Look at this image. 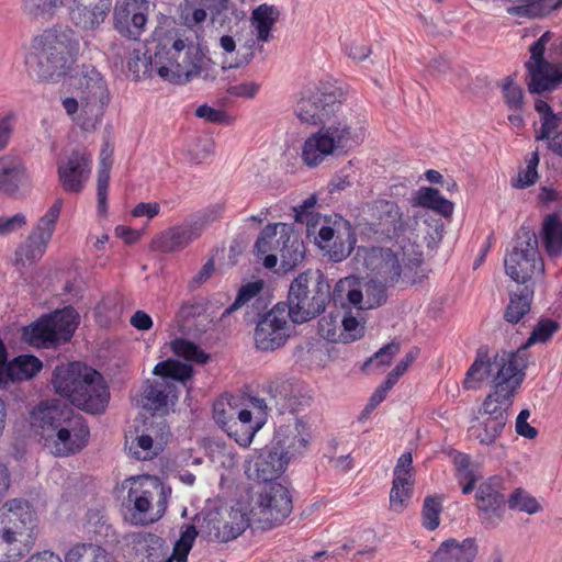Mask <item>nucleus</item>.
<instances>
[{
	"label": "nucleus",
	"instance_id": "44",
	"mask_svg": "<svg viewBox=\"0 0 562 562\" xmlns=\"http://www.w3.org/2000/svg\"><path fill=\"white\" fill-rule=\"evenodd\" d=\"M61 200H56L37 226V255H42L52 239L56 221L60 214Z\"/></svg>",
	"mask_w": 562,
	"mask_h": 562
},
{
	"label": "nucleus",
	"instance_id": "27",
	"mask_svg": "<svg viewBox=\"0 0 562 562\" xmlns=\"http://www.w3.org/2000/svg\"><path fill=\"white\" fill-rule=\"evenodd\" d=\"M367 294L368 300L363 304L360 281L356 277H346L335 284L333 293L330 292V300L333 299L335 303H340L341 306H345V300H347L350 305L358 310H366L381 305L386 297L381 289L379 290V296L373 295V299L370 297V292H367Z\"/></svg>",
	"mask_w": 562,
	"mask_h": 562
},
{
	"label": "nucleus",
	"instance_id": "9",
	"mask_svg": "<svg viewBox=\"0 0 562 562\" xmlns=\"http://www.w3.org/2000/svg\"><path fill=\"white\" fill-rule=\"evenodd\" d=\"M506 274L522 285L531 284L535 274H542L544 265L538 249L536 233L522 226L516 234L515 245L504 259Z\"/></svg>",
	"mask_w": 562,
	"mask_h": 562
},
{
	"label": "nucleus",
	"instance_id": "61",
	"mask_svg": "<svg viewBox=\"0 0 562 562\" xmlns=\"http://www.w3.org/2000/svg\"><path fill=\"white\" fill-rule=\"evenodd\" d=\"M503 91L508 108L512 111H520L524 104V91L519 86L515 85L512 77L505 79Z\"/></svg>",
	"mask_w": 562,
	"mask_h": 562
},
{
	"label": "nucleus",
	"instance_id": "57",
	"mask_svg": "<svg viewBox=\"0 0 562 562\" xmlns=\"http://www.w3.org/2000/svg\"><path fill=\"white\" fill-rule=\"evenodd\" d=\"M441 499L436 496H428L423 506V524L428 530H435L439 526V515L441 513Z\"/></svg>",
	"mask_w": 562,
	"mask_h": 562
},
{
	"label": "nucleus",
	"instance_id": "5",
	"mask_svg": "<svg viewBox=\"0 0 562 562\" xmlns=\"http://www.w3.org/2000/svg\"><path fill=\"white\" fill-rule=\"evenodd\" d=\"M412 247V254H408L405 247L397 249L372 247L366 251L363 265L369 271L371 282L367 286V292H375L379 296V290L385 292L386 286H393L398 282L402 274L407 270H413L422 262V254Z\"/></svg>",
	"mask_w": 562,
	"mask_h": 562
},
{
	"label": "nucleus",
	"instance_id": "53",
	"mask_svg": "<svg viewBox=\"0 0 562 562\" xmlns=\"http://www.w3.org/2000/svg\"><path fill=\"white\" fill-rule=\"evenodd\" d=\"M204 2L199 0H184L181 5V19L188 27H194L205 22L207 11L202 7Z\"/></svg>",
	"mask_w": 562,
	"mask_h": 562
},
{
	"label": "nucleus",
	"instance_id": "39",
	"mask_svg": "<svg viewBox=\"0 0 562 562\" xmlns=\"http://www.w3.org/2000/svg\"><path fill=\"white\" fill-rule=\"evenodd\" d=\"M504 429L505 426L501 425L499 422L495 423L476 416L468 432L472 440L477 441L482 446L491 447L496 445Z\"/></svg>",
	"mask_w": 562,
	"mask_h": 562
},
{
	"label": "nucleus",
	"instance_id": "29",
	"mask_svg": "<svg viewBox=\"0 0 562 562\" xmlns=\"http://www.w3.org/2000/svg\"><path fill=\"white\" fill-rule=\"evenodd\" d=\"M81 418V415L76 414L67 404L56 398L37 404V424L42 435L66 426L69 420Z\"/></svg>",
	"mask_w": 562,
	"mask_h": 562
},
{
	"label": "nucleus",
	"instance_id": "33",
	"mask_svg": "<svg viewBox=\"0 0 562 562\" xmlns=\"http://www.w3.org/2000/svg\"><path fill=\"white\" fill-rule=\"evenodd\" d=\"M284 239L280 254V269L285 273L293 270L305 257V246L303 240L294 232L293 227L282 226L280 239Z\"/></svg>",
	"mask_w": 562,
	"mask_h": 562
},
{
	"label": "nucleus",
	"instance_id": "49",
	"mask_svg": "<svg viewBox=\"0 0 562 562\" xmlns=\"http://www.w3.org/2000/svg\"><path fill=\"white\" fill-rule=\"evenodd\" d=\"M147 435L155 441V451L153 454H157L158 450H161L162 447L167 443L168 437L170 435L169 426L162 416L153 415L145 423V430Z\"/></svg>",
	"mask_w": 562,
	"mask_h": 562
},
{
	"label": "nucleus",
	"instance_id": "15",
	"mask_svg": "<svg viewBox=\"0 0 562 562\" xmlns=\"http://www.w3.org/2000/svg\"><path fill=\"white\" fill-rule=\"evenodd\" d=\"M78 314L71 306L57 310L37 319V348H56L72 337Z\"/></svg>",
	"mask_w": 562,
	"mask_h": 562
},
{
	"label": "nucleus",
	"instance_id": "60",
	"mask_svg": "<svg viewBox=\"0 0 562 562\" xmlns=\"http://www.w3.org/2000/svg\"><path fill=\"white\" fill-rule=\"evenodd\" d=\"M341 338L340 342L349 344L360 339L364 334V327L353 316L341 315Z\"/></svg>",
	"mask_w": 562,
	"mask_h": 562
},
{
	"label": "nucleus",
	"instance_id": "4",
	"mask_svg": "<svg viewBox=\"0 0 562 562\" xmlns=\"http://www.w3.org/2000/svg\"><path fill=\"white\" fill-rule=\"evenodd\" d=\"M330 302V284L319 270L300 273L290 284L285 311L294 324L316 318Z\"/></svg>",
	"mask_w": 562,
	"mask_h": 562
},
{
	"label": "nucleus",
	"instance_id": "22",
	"mask_svg": "<svg viewBox=\"0 0 562 562\" xmlns=\"http://www.w3.org/2000/svg\"><path fill=\"white\" fill-rule=\"evenodd\" d=\"M288 462L271 446L265 447L245 463V474L249 480L270 482L278 479Z\"/></svg>",
	"mask_w": 562,
	"mask_h": 562
},
{
	"label": "nucleus",
	"instance_id": "17",
	"mask_svg": "<svg viewBox=\"0 0 562 562\" xmlns=\"http://www.w3.org/2000/svg\"><path fill=\"white\" fill-rule=\"evenodd\" d=\"M90 430L85 419L69 420L53 432L41 435L44 446L55 457H68L80 452L87 445Z\"/></svg>",
	"mask_w": 562,
	"mask_h": 562
},
{
	"label": "nucleus",
	"instance_id": "18",
	"mask_svg": "<svg viewBox=\"0 0 562 562\" xmlns=\"http://www.w3.org/2000/svg\"><path fill=\"white\" fill-rule=\"evenodd\" d=\"M31 190L32 175L24 159L13 153L0 156V193L20 199Z\"/></svg>",
	"mask_w": 562,
	"mask_h": 562
},
{
	"label": "nucleus",
	"instance_id": "58",
	"mask_svg": "<svg viewBox=\"0 0 562 562\" xmlns=\"http://www.w3.org/2000/svg\"><path fill=\"white\" fill-rule=\"evenodd\" d=\"M204 2L211 16L212 24L223 26L229 20L233 11L229 0H199Z\"/></svg>",
	"mask_w": 562,
	"mask_h": 562
},
{
	"label": "nucleus",
	"instance_id": "45",
	"mask_svg": "<svg viewBox=\"0 0 562 562\" xmlns=\"http://www.w3.org/2000/svg\"><path fill=\"white\" fill-rule=\"evenodd\" d=\"M536 139L547 140L548 147L562 157V117L547 120L536 132Z\"/></svg>",
	"mask_w": 562,
	"mask_h": 562
},
{
	"label": "nucleus",
	"instance_id": "64",
	"mask_svg": "<svg viewBox=\"0 0 562 562\" xmlns=\"http://www.w3.org/2000/svg\"><path fill=\"white\" fill-rule=\"evenodd\" d=\"M235 416V408L229 402L221 398L214 403L213 417L223 429L233 422Z\"/></svg>",
	"mask_w": 562,
	"mask_h": 562
},
{
	"label": "nucleus",
	"instance_id": "3",
	"mask_svg": "<svg viewBox=\"0 0 562 562\" xmlns=\"http://www.w3.org/2000/svg\"><path fill=\"white\" fill-rule=\"evenodd\" d=\"M127 496L124 502L125 520L133 526H148L157 522L166 513L171 488L158 477L143 475L125 481Z\"/></svg>",
	"mask_w": 562,
	"mask_h": 562
},
{
	"label": "nucleus",
	"instance_id": "36",
	"mask_svg": "<svg viewBox=\"0 0 562 562\" xmlns=\"http://www.w3.org/2000/svg\"><path fill=\"white\" fill-rule=\"evenodd\" d=\"M111 5L112 0H99L92 8L77 5L71 11V20L83 30H93L104 22Z\"/></svg>",
	"mask_w": 562,
	"mask_h": 562
},
{
	"label": "nucleus",
	"instance_id": "21",
	"mask_svg": "<svg viewBox=\"0 0 562 562\" xmlns=\"http://www.w3.org/2000/svg\"><path fill=\"white\" fill-rule=\"evenodd\" d=\"M147 0H123L114 10V26L125 37L138 40L147 22Z\"/></svg>",
	"mask_w": 562,
	"mask_h": 562
},
{
	"label": "nucleus",
	"instance_id": "34",
	"mask_svg": "<svg viewBox=\"0 0 562 562\" xmlns=\"http://www.w3.org/2000/svg\"><path fill=\"white\" fill-rule=\"evenodd\" d=\"M533 293V284L517 285L516 290H510L504 319L510 324L519 323L531 310Z\"/></svg>",
	"mask_w": 562,
	"mask_h": 562
},
{
	"label": "nucleus",
	"instance_id": "63",
	"mask_svg": "<svg viewBox=\"0 0 562 562\" xmlns=\"http://www.w3.org/2000/svg\"><path fill=\"white\" fill-rule=\"evenodd\" d=\"M539 164L538 153H532L531 157L527 160V166L518 175L517 181L514 184L517 188H527L533 184L538 178L537 166Z\"/></svg>",
	"mask_w": 562,
	"mask_h": 562
},
{
	"label": "nucleus",
	"instance_id": "25",
	"mask_svg": "<svg viewBox=\"0 0 562 562\" xmlns=\"http://www.w3.org/2000/svg\"><path fill=\"white\" fill-rule=\"evenodd\" d=\"M342 225L344 231L323 225L316 238L317 245L323 250H326L329 259L334 262H339L347 258L356 243V237L351 232L349 223L345 221Z\"/></svg>",
	"mask_w": 562,
	"mask_h": 562
},
{
	"label": "nucleus",
	"instance_id": "20",
	"mask_svg": "<svg viewBox=\"0 0 562 562\" xmlns=\"http://www.w3.org/2000/svg\"><path fill=\"white\" fill-rule=\"evenodd\" d=\"M92 155L85 148L74 149L58 162V179L67 193H80L92 170Z\"/></svg>",
	"mask_w": 562,
	"mask_h": 562
},
{
	"label": "nucleus",
	"instance_id": "48",
	"mask_svg": "<svg viewBox=\"0 0 562 562\" xmlns=\"http://www.w3.org/2000/svg\"><path fill=\"white\" fill-rule=\"evenodd\" d=\"M237 417L233 418V422H237L238 425L241 427V434H236L237 437V443L241 447H248L256 432L260 429L261 424L260 423H254L252 422V414L248 409H241L238 413H236ZM236 428L235 426H233ZM236 431V429H234Z\"/></svg>",
	"mask_w": 562,
	"mask_h": 562
},
{
	"label": "nucleus",
	"instance_id": "51",
	"mask_svg": "<svg viewBox=\"0 0 562 562\" xmlns=\"http://www.w3.org/2000/svg\"><path fill=\"white\" fill-rule=\"evenodd\" d=\"M103 114V102L101 99L91 100L81 103V114L78 119V124L85 131L94 130L97 124L100 122Z\"/></svg>",
	"mask_w": 562,
	"mask_h": 562
},
{
	"label": "nucleus",
	"instance_id": "40",
	"mask_svg": "<svg viewBox=\"0 0 562 562\" xmlns=\"http://www.w3.org/2000/svg\"><path fill=\"white\" fill-rule=\"evenodd\" d=\"M35 375V356L21 355L12 360H8L3 371V384L12 381H26Z\"/></svg>",
	"mask_w": 562,
	"mask_h": 562
},
{
	"label": "nucleus",
	"instance_id": "1",
	"mask_svg": "<svg viewBox=\"0 0 562 562\" xmlns=\"http://www.w3.org/2000/svg\"><path fill=\"white\" fill-rule=\"evenodd\" d=\"M528 357L526 347L516 351H499L492 358L485 347L476 351V357L463 381V387L472 390L485 379L491 382L492 391L496 394L515 396L525 380Z\"/></svg>",
	"mask_w": 562,
	"mask_h": 562
},
{
	"label": "nucleus",
	"instance_id": "2",
	"mask_svg": "<svg viewBox=\"0 0 562 562\" xmlns=\"http://www.w3.org/2000/svg\"><path fill=\"white\" fill-rule=\"evenodd\" d=\"M52 383L55 391L89 414L105 411L110 392L103 376L91 367L75 361L56 367Z\"/></svg>",
	"mask_w": 562,
	"mask_h": 562
},
{
	"label": "nucleus",
	"instance_id": "42",
	"mask_svg": "<svg viewBox=\"0 0 562 562\" xmlns=\"http://www.w3.org/2000/svg\"><path fill=\"white\" fill-rule=\"evenodd\" d=\"M414 205L431 209L443 216H450L453 212L452 202L445 199L437 189L422 188L415 194Z\"/></svg>",
	"mask_w": 562,
	"mask_h": 562
},
{
	"label": "nucleus",
	"instance_id": "19",
	"mask_svg": "<svg viewBox=\"0 0 562 562\" xmlns=\"http://www.w3.org/2000/svg\"><path fill=\"white\" fill-rule=\"evenodd\" d=\"M479 517L486 527H496L503 519L506 499L503 494V477L490 476L475 492Z\"/></svg>",
	"mask_w": 562,
	"mask_h": 562
},
{
	"label": "nucleus",
	"instance_id": "28",
	"mask_svg": "<svg viewBox=\"0 0 562 562\" xmlns=\"http://www.w3.org/2000/svg\"><path fill=\"white\" fill-rule=\"evenodd\" d=\"M131 554L135 562H165L168 544L151 532H133L130 535Z\"/></svg>",
	"mask_w": 562,
	"mask_h": 562
},
{
	"label": "nucleus",
	"instance_id": "10",
	"mask_svg": "<svg viewBox=\"0 0 562 562\" xmlns=\"http://www.w3.org/2000/svg\"><path fill=\"white\" fill-rule=\"evenodd\" d=\"M40 65L45 79H55L67 72L78 53L79 43L69 31L47 30L41 37Z\"/></svg>",
	"mask_w": 562,
	"mask_h": 562
},
{
	"label": "nucleus",
	"instance_id": "7",
	"mask_svg": "<svg viewBox=\"0 0 562 562\" xmlns=\"http://www.w3.org/2000/svg\"><path fill=\"white\" fill-rule=\"evenodd\" d=\"M202 57L182 38H166L156 47L149 65L159 77L173 83H186L201 71Z\"/></svg>",
	"mask_w": 562,
	"mask_h": 562
},
{
	"label": "nucleus",
	"instance_id": "24",
	"mask_svg": "<svg viewBox=\"0 0 562 562\" xmlns=\"http://www.w3.org/2000/svg\"><path fill=\"white\" fill-rule=\"evenodd\" d=\"M308 438L305 424L295 418L293 423L279 427L271 447L289 463L306 450Z\"/></svg>",
	"mask_w": 562,
	"mask_h": 562
},
{
	"label": "nucleus",
	"instance_id": "8",
	"mask_svg": "<svg viewBox=\"0 0 562 562\" xmlns=\"http://www.w3.org/2000/svg\"><path fill=\"white\" fill-rule=\"evenodd\" d=\"M153 373L161 376V380L147 385L142 396V405L145 409L153 411L155 415L164 416L169 402L173 404L178 400L175 382L186 383L191 379L193 370L190 364L168 359L157 363Z\"/></svg>",
	"mask_w": 562,
	"mask_h": 562
},
{
	"label": "nucleus",
	"instance_id": "32",
	"mask_svg": "<svg viewBox=\"0 0 562 562\" xmlns=\"http://www.w3.org/2000/svg\"><path fill=\"white\" fill-rule=\"evenodd\" d=\"M477 553V546L473 538L462 541L448 539L443 541L430 562H472Z\"/></svg>",
	"mask_w": 562,
	"mask_h": 562
},
{
	"label": "nucleus",
	"instance_id": "54",
	"mask_svg": "<svg viewBox=\"0 0 562 562\" xmlns=\"http://www.w3.org/2000/svg\"><path fill=\"white\" fill-rule=\"evenodd\" d=\"M111 161L104 159L99 162L98 177H97V199L98 210L100 213H104L106 209V196L110 181V169Z\"/></svg>",
	"mask_w": 562,
	"mask_h": 562
},
{
	"label": "nucleus",
	"instance_id": "26",
	"mask_svg": "<svg viewBox=\"0 0 562 562\" xmlns=\"http://www.w3.org/2000/svg\"><path fill=\"white\" fill-rule=\"evenodd\" d=\"M371 210L376 232L389 238L400 237L405 233L407 223L395 202L378 200L373 203Z\"/></svg>",
	"mask_w": 562,
	"mask_h": 562
},
{
	"label": "nucleus",
	"instance_id": "55",
	"mask_svg": "<svg viewBox=\"0 0 562 562\" xmlns=\"http://www.w3.org/2000/svg\"><path fill=\"white\" fill-rule=\"evenodd\" d=\"M562 7V0H541L536 4H522L515 8V11L520 15L530 18H539L550 14L552 11Z\"/></svg>",
	"mask_w": 562,
	"mask_h": 562
},
{
	"label": "nucleus",
	"instance_id": "13",
	"mask_svg": "<svg viewBox=\"0 0 562 562\" xmlns=\"http://www.w3.org/2000/svg\"><path fill=\"white\" fill-rule=\"evenodd\" d=\"M292 330L285 303L280 302L258 319L254 334L256 347L262 351L276 350L286 342Z\"/></svg>",
	"mask_w": 562,
	"mask_h": 562
},
{
	"label": "nucleus",
	"instance_id": "47",
	"mask_svg": "<svg viewBox=\"0 0 562 562\" xmlns=\"http://www.w3.org/2000/svg\"><path fill=\"white\" fill-rule=\"evenodd\" d=\"M170 349L175 356L183 358L187 361L205 363L210 356L200 349L194 342L184 338H176L170 342Z\"/></svg>",
	"mask_w": 562,
	"mask_h": 562
},
{
	"label": "nucleus",
	"instance_id": "52",
	"mask_svg": "<svg viewBox=\"0 0 562 562\" xmlns=\"http://www.w3.org/2000/svg\"><path fill=\"white\" fill-rule=\"evenodd\" d=\"M507 503L510 509L525 512L529 515L536 514L542 509L538 501L522 488H516L509 496Z\"/></svg>",
	"mask_w": 562,
	"mask_h": 562
},
{
	"label": "nucleus",
	"instance_id": "14",
	"mask_svg": "<svg viewBox=\"0 0 562 562\" xmlns=\"http://www.w3.org/2000/svg\"><path fill=\"white\" fill-rule=\"evenodd\" d=\"M341 97L340 90L331 87L310 91L297 101L295 115L302 123L323 124L339 111Z\"/></svg>",
	"mask_w": 562,
	"mask_h": 562
},
{
	"label": "nucleus",
	"instance_id": "30",
	"mask_svg": "<svg viewBox=\"0 0 562 562\" xmlns=\"http://www.w3.org/2000/svg\"><path fill=\"white\" fill-rule=\"evenodd\" d=\"M282 226H290L289 224L278 223L267 225L259 234L256 244L255 251L259 259L262 260V265L267 269H272L278 263V258L281 254V247L284 239H280V232Z\"/></svg>",
	"mask_w": 562,
	"mask_h": 562
},
{
	"label": "nucleus",
	"instance_id": "12",
	"mask_svg": "<svg viewBox=\"0 0 562 562\" xmlns=\"http://www.w3.org/2000/svg\"><path fill=\"white\" fill-rule=\"evenodd\" d=\"M291 510L292 499L288 488L280 483H269L259 493L250 513L257 528L270 529L281 524Z\"/></svg>",
	"mask_w": 562,
	"mask_h": 562
},
{
	"label": "nucleus",
	"instance_id": "38",
	"mask_svg": "<svg viewBox=\"0 0 562 562\" xmlns=\"http://www.w3.org/2000/svg\"><path fill=\"white\" fill-rule=\"evenodd\" d=\"M541 237L549 257L554 258L562 255V221L557 214L546 216Z\"/></svg>",
	"mask_w": 562,
	"mask_h": 562
},
{
	"label": "nucleus",
	"instance_id": "35",
	"mask_svg": "<svg viewBox=\"0 0 562 562\" xmlns=\"http://www.w3.org/2000/svg\"><path fill=\"white\" fill-rule=\"evenodd\" d=\"M513 395L496 394L491 391L482 403L477 412V416L490 419L506 427L509 412L514 402Z\"/></svg>",
	"mask_w": 562,
	"mask_h": 562
},
{
	"label": "nucleus",
	"instance_id": "31",
	"mask_svg": "<svg viewBox=\"0 0 562 562\" xmlns=\"http://www.w3.org/2000/svg\"><path fill=\"white\" fill-rule=\"evenodd\" d=\"M176 317L181 329L195 334L205 333L213 323L206 313V302L196 297L183 303Z\"/></svg>",
	"mask_w": 562,
	"mask_h": 562
},
{
	"label": "nucleus",
	"instance_id": "62",
	"mask_svg": "<svg viewBox=\"0 0 562 562\" xmlns=\"http://www.w3.org/2000/svg\"><path fill=\"white\" fill-rule=\"evenodd\" d=\"M398 352L400 345L397 342H391L389 345H385L364 362L363 370H367L369 367L373 364H376L378 367L390 364L392 359Z\"/></svg>",
	"mask_w": 562,
	"mask_h": 562
},
{
	"label": "nucleus",
	"instance_id": "46",
	"mask_svg": "<svg viewBox=\"0 0 562 562\" xmlns=\"http://www.w3.org/2000/svg\"><path fill=\"white\" fill-rule=\"evenodd\" d=\"M198 536V531L193 525H189L181 532L180 538L175 542L172 552L167 551V559L165 562H187L188 554L193 546Z\"/></svg>",
	"mask_w": 562,
	"mask_h": 562
},
{
	"label": "nucleus",
	"instance_id": "11",
	"mask_svg": "<svg viewBox=\"0 0 562 562\" xmlns=\"http://www.w3.org/2000/svg\"><path fill=\"white\" fill-rule=\"evenodd\" d=\"M222 206L203 210L184 221L182 224L170 227L158 235L153 245L162 252H175L186 248L190 243L199 238L202 232L222 214Z\"/></svg>",
	"mask_w": 562,
	"mask_h": 562
},
{
	"label": "nucleus",
	"instance_id": "59",
	"mask_svg": "<svg viewBox=\"0 0 562 562\" xmlns=\"http://www.w3.org/2000/svg\"><path fill=\"white\" fill-rule=\"evenodd\" d=\"M559 323L553 319H540L539 323L533 328L530 337L527 340V344L524 347L527 348L532 344L548 341L553 336V334L559 330Z\"/></svg>",
	"mask_w": 562,
	"mask_h": 562
},
{
	"label": "nucleus",
	"instance_id": "23",
	"mask_svg": "<svg viewBox=\"0 0 562 562\" xmlns=\"http://www.w3.org/2000/svg\"><path fill=\"white\" fill-rule=\"evenodd\" d=\"M206 522L210 537L221 542L237 538L248 527H257V522L252 521L251 513H247L241 506L233 507L225 519L210 516Z\"/></svg>",
	"mask_w": 562,
	"mask_h": 562
},
{
	"label": "nucleus",
	"instance_id": "41",
	"mask_svg": "<svg viewBox=\"0 0 562 562\" xmlns=\"http://www.w3.org/2000/svg\"><path fill=\"white\" fill-rule=\"evenodd\" d=\"M14 267L24 280L33 279L35 273V239L33 233H30L27 238L16 248Z\"/></svg>",
	"mask_w": 562,
	"mask_h": 562
},
{
	"label": "nucleus",
	"instance_id": "6",
	"mask_svg": "<svg viewBox=\"0 0 562 562\" xmlns=\"http://www.w3.org/2000/svg\"><path fill=\"white\" fill-rule=\"evenodd\" d=\"M364 128L338 122L322 126L302 147V160L308 167L321 165L328 156L345 154L364 140Z\"/></svg>",
	"mask_w": 562,
	"mask_h": 562
},
{
	"label": "nucleus",
	"instance_id": "16",
	"mask_svg": "<svg viewBox=\"0 0 562 562\" xmlns=\"http://www.w3.org/2000/svg\"><path fill=\"white\" fill-rule=\"evenodd\" d=\"M546 45L536 41L530 46V58L526 63L527 86L530 93L540 94L555 89L562 82V65L547 61L543 57Z\"/></svg>",
	"mask_w": 562,
	"mask_h": 562
},
{
	"label": "nucleus",
	"instance_id": "43",
	"mask_svg": "<svg viewBox=\"0 0 562 562\" xmlns=\"http://www.w3.org/2000/svg\"><path fill=\"white\" fill-rule=\"evenodd\" d=\"M262 289H263L262 280H256V281L248 282V283L244 284L239 289L234 303L225 310L223 316L229 315L234 311L243 307L244 305L249 304L250 302H254V305H256L257 307H259L260 305H262L265 307L266 306L265 300H262L260 297V293L262 292Z\"/></svg>",
	"mask_w": 562,
	"mask_h": 562
},
{
	"label": "nucleus",
	"instance_id": "37",
	"mask_svg": "<svg viewBox=\"0 0 562 562\" xmlns=\"http://www.w3.org/2000/svg\"><path fill=\"white\" fill-rule=\"evenodd\" d=\"M280 18V10L272 4L262 3L255 8L250 15V24L259 42H268L271 30Z\"/></svg>",
	"mask_w": 562,
	"mask_h": 562
},
{
	"label": "nucleus",
	"instance_id": "56",
	"mask_svg": "<svg viewBox=\"0 0 562 562\" xmlns=\"http://www.w3.org/2000/svg\"><path fill=\"white\" fill-rule=\"evenodd\" d=\"M413 482L398 483L393 481L390 492V507L393 512L401 513L412 496Z\"/></svg>",
	"mask_w": 562,
	"mask_h": 562
},
{
	"label": "nucleus",
	"instance_id": "50",
	"mask_svg": "<svg viewBox=\"0 0 562 562\" xmlns=\"http://www.w3.org/2000/svg\"><path fill=\"white\" fill-rule=\"evenodd\" d=\"M341 313L329 312L318 321V334L322 338L330 342H340L341 338Z\"/></svg>",
	"mask_w": 562,
	"mask_h": 562
}]
</instances>
